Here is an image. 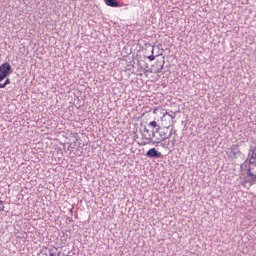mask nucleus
I'll return each mask as SVG.
<instances>
[{
	"mask_svg": "<svg viewBox=\"0 0 256 256\" xmlns=\"http://www.w3.org/2000/svg\"><path fill=\"white\" fill-rule=\"evenodd\" d=\"M247 177L242 181L243 187H252L256 185V147L251 150L248 158Z\"/></svg>",
	"mask_w": 256,
	"mask_h": 256,
	"instance_id": "obj_1",
	"label": "nucleus"
},
{
	"mask_svg": "<svg viewBox=\"0 0 256 256\" xmlns=\"http://www.w3.org/2000/svg\"><path fill=\"white\" fill-rule=\"evenodd\" d=\"M153 114L156 115L157 119H160L162 127L169 129V127L173 125V119H175V116L169 114L167 109L158 106L153 109Z\"/></svg>",
	"mask_w": 256,
	"mask_h": 256,
	"instance_id": "obj_2",
	"label": "nucleus"
},
{
	"mask_svg": "<svg viewBox=\"0 0 256 256\" xmlns=\"http://www.w3.org/2000/svg\"><path fill=\"white\" fill-rule=\"evenodd\" d=\"M226 155L229 159H239L243 155L238 144H232L226 151Z\"/></svg>",
	"mask_w": 256,
	"mask_h": 256,
	"instance_id": "obj_3",
	"label": "nucleus"
},
{
	"mask_svg": "<svg viewBox=\"0 0 256 256\" xmlns=\"http://www.w3.org/2000/svg\"><path fill=\"white\" fill-rule=\"evenodd\" d=\"M164 65L165 61L163 60L155 61L148 70L144 71L145 77H149L147 73H161Z\"/></svg>",
	"mask_w": 256,
	"mask_h": 256,
	"instance_id": "obj_4",
	"label": "nucleus"
},
{
	"mask_svg": "<svg viewBox=\"0 0 256 256\" xmlns=\"http://www.w3.org/2000/svg\"><path fill=\"white\" fill-rule=\"evenodd\" d=\"M11 73V64L3 63L2 65H0V83L4 79H6L8 75H11Z\"/></svg>",
	"mask_w": 256,
	"mask_h": 256,
	"instance_id": "obj_5",
	"label": "nucleus"
},
{
	"mask_svg": "<svg viewBox=\"0 0 256 256\" xmlns=\"http://www.w3.org/2000/svg\"><path fill=\"white\" fill-rule=\"evenodd\" d=\"M57 248L44 247L38 253V256H57Z\"/></svg>",
	"mask_w": 256,
	"mask_h": 256,
	"instance_id": "obj_6",
	"label": "nucleus"
},
{
	"mask_svg": "<svg viewBox=\"0 0 256 256\" xmlns=\"http://www.w3.org/2000/svg\"><path fill=\"white\" fill-rule=\"evenodd\" d=\"M146 155H147V157H155V158L162 157L161 152L157 151V149H155V148L149 149L147 151Z\"/></svg>",
	"mask_w": 256,
	"mask_h": 256,
	"instance_id": "obj_7",
	"label": "nucleus"
},
{
	"mask_svg": "<svg viewBox=\"0 0 256 256\" xmlns=\"http://www.w3.org/2000/svg\"><path fill=\"white\" fill-rule=\"evenodd\" d=\"M105 5L108 7H119V2L117 0H105Z\"/></svg>",
	"mask_w": 256,
	"mask_h": 256,
	"instance_id": "obj_8",
	"label": "nucleus"
},
{
	"mask_svg": "<svg viewBox=\"0 0 256 256\" xmlns=\"http://www.w3.org/2000/svg\"><path fill=\"white\" fill-rule=\"evenodd\" d=\"M7 85H11V79L7 78L4 83H0V89H5Z\"/></svg>",
	"mask_w": 256,
	"mask_h": 256,
	"instance_id": "obj_9",
	"label": "nucleus"
},
{
	"mask_svg": "<svg viewBox=\"0 0 256 256\" xmlns=\"http://www.w3.org/2000/svg\"><path fill=\"white\" fill-rule=\"evenodd\" d=\"M164 142H166V146H168L169 147V145H171V147H175V140H167V141H164Z\"/></svg>",
	"mask_w": 256,
	"mask_h": 256,
	"instance_id": "obj_10",
	"label": "nucleus"
},
{
	"mask_svg": "<svg viewBox=\"0 0 256 256\" xmlns=\"http://www.w3.org/2000/svg\"><path fill=\"white\" fill-rule=\"evenodd\" d=\"M149 127H152L153 129H155V127H159V125H157V122L156 121H151L149 123Z\"/></svg>",
	"mask_w": 256,
	"mask_h": 256,
	"instance_id": "obj_11",
	"label": "nucleus"
},
{
	"mask_svg": "<svg viewBox=\"0 0 256 256\" xmlns=\"http://www.w3.org/2000/svg\"><path fill=\"white\" fill-rule=\"evenodd\" d=\"M0 211H5V204L3 203V200H0Z\"/></svg>",
	"mask_w": 256,
	"mask_h": 256,
	"instance_id": "obj_12",
	"label": "nucleus"
},
{
	"mask_svg": "<svg viewBox=\"0 0 256 256\" xmlns=\"http://www.w3.org/2000/svg\"><path fill=\"white\" fill-rule=\"evenodd\" d=\"M161 147H162L163 149H169L166 142H163V143L161 144Z\"/></svg>",
	"mask_w": 256,
	"mask_h": 256,
	"instance_id": "obj_13",
	"label": "nucleus"
},
{
	"mask_svg": "<svg viewBox=\"0 0 256 256\" xmlns=\"http://www.w3.org/2000/svg\"><path fill=\"white\" fill-rule=\"evenodd\" d=\"M148 59H149V61H155V56L154 55H150V56H148Z\"/></svg>",
	"mask_w": 256,
	"mask_h": 256,
	"instance_id": "obj_14",
	"label": "nucleus"
},
{
	"mask_svg": "<svg viewBox=\"0 0 256 256\" xmlns=\"http://www.w3.org/2000/svg\"><path fill=\"white\" fill-rule=\"evenodd\" d=\"M70 221H73V219H72V218H70Z\"/></svg>",
	"mask_w": 256,
	"mask_h": 256,
	"instance_id": "obj_15",
	"label": "nucleus"
},
{
	"mask_svg": "<svg viewBox=\"0 0 256 256\" xmlns=\"http://www.w3.org/2000/svg\"><path fill=\"white\" fill-rule=\"evenodd\" d=\"M70 221H73V219H72V218H70Z\"/></svg>",
	"mask_w": 256,
	"mask_h": 256,
	"instance_id": "obj_16",
	"label": "nucleus"
}]
</instances>
